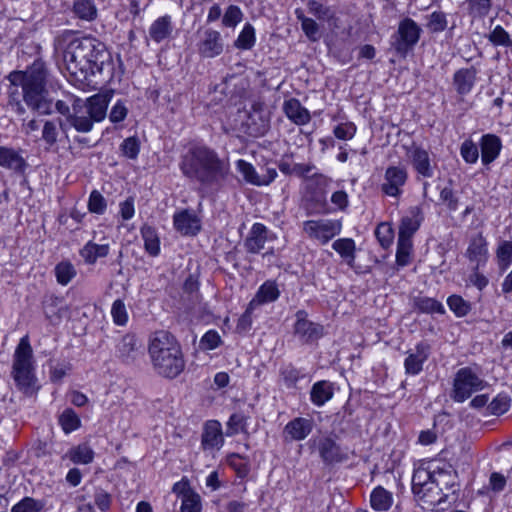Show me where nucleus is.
Wrapping results in <instances>:
<instances>
[{
    "mask_svg": "<svg viewBox=\"0 0 512 512\" xmlns=\"http://www.w3.org/2000/svg\"><path fill=\"white\" fill-rule=\"evenodd\" d=\"M54 48L61 53L64 68L77 80L101 73L109 57L102 42L93 37H76L70 30L55 38Z\"/></svg>",
    "mask_w": 512,
    "mask_h": 512,
    "instance_id": "nucleus-1",
    "label": "nucleus"
},
{
    "mask_svg": "<svg viewBox=\"0 0 512 512\" xmlns=\"http://www.w3.org/2000/svg\"><path fill=\"white\" fill-rule=\"evenodd\" d=\"M10 82L8 104L12 110L23 115L26 112L20 96L26 105L43 115L52 112V101L46 89V73L41 67L33 66L26 71H12L7 76Z\"/></svg>",
    "mask_w": 512,
    "mask_h": 512,
    "instance_id": "nucleus-2",
    "label": "nucleus"
},
{
    "mask_svg": "<svg viewBox=\"0 0 512 512\" xmlns=\"http://www.w3.org/2000/svg\"><path fill=\"white\" fill-rule=\"evenodd\" d=\"M180 169L186 177L210 185L226 178L229 163L220 159L215 151L202 146L190 149L183 156Z\"/></svg>",
    "mask_w": 512,
    "mask_h": 512,
    "instance_id": "nucleus-3",
    "label": "nucleus"
},
{
    "mask_svg": "<svg viewBox=\"0 0 512 512\" xmlns=\"http://www.w3.org/2000/svg\"><path fill=\"white\" fill-rule=\"evenodd\" d=\"M148 353L155 372L174 379L185 368V360L176 338L167 331H156L150 336Z\"/></svg>",
    "mask_w": 512,
    "mask_h": 512,
    "instance_id": "nucleus-4",
    "label": "nucleus"
},
{
    "mask_svg": "<svg viewBox=\"0 0 512 512\" xmlns=\"http://www.w3.org/2000/svg\"><path fill=\"white\" fill-rule=\"evenodd\" d=\"M11 376L17 389L24 395L37 394L40 387L35 374L33 350L27 335L20 339L15 349Z\"/></svg>",
    "mask_w": 512,
    "mask_h": 512,
    "instance_id": "nucleus-5",
    "label": "nucleus"
},
{
    "mask_svg": "<svg viewBox=\"0 0 512 512\" xmlns=\"http://www.w3.org/2000/svg\"><path fill=\"white\" fill-rule=\"evenodd\" d=\"M110 99L111 96L108 94H96L86 101L75 100L72 113L67 117V123L78 132H90L94 123L106 117Z\"/></svg>",
    "mask_w": 512,
    "mask_h": 512,
    "instance_id": "nucleus-6",
    "label": "nucleus"
},
{
    "mask_svg": "<svg viewBox=\"0 0 512 512\" xmlns=\"http://www.w3.org/2000/svg\"><path fill=\"white\" fill-rule=\"evenodd\" d=\"M421 32V27L413 19L407 17L400 21L392 43L396 52L406 56L418 43Z\"/></svg>",
    "mask_w": 512,
    "mask_h": 512,
    "instance_id": "nucleus-7",
    "label": "nucleus"
},
{
    "mask_svg": "<svg viewBox=\"0 0 512 512\" xmlns=\"http://www.w3.org/2000/svg\"><path fill=\"white\" fill-rule=\"evenodd\" d=\"M485 386L484 380L476 375L470 368H461L455 375L453 384V399L463 402L472 393L482 390Z\"/></svg>",
    "mask_w": 512,
    "mask_h": 512,
    "instance_id": "nucleus-8",
    "label": "nucleus"
},
{
    "mask_svg": "<svg viewBox=\"0 0 512 512\" xmlns=\"http://www.w3.org/2000/svg\"><path fill=\"white\" fill-rule=\"evenodd\" d=\"M342 223L334 219L308 220L303 223L305 234L321 244L328 243L335 236L340 234Z\"/></svg>",
    "mask_w": 512,
    "mask_h": 512,
    "instance_id": "nucleus-9",
    "label": "nucleus"
},
{
    "mask_svg": "<svg viewBox=\"0 0 512 512\" xmlns=\"http://www.w3.org/2000/svg\"><path fill=\"white\" fill-rule=\"evenodd\" d=\"M270 111L262 101H254L245 122L246 133L253 137L263 136L270 128Z\"/></svg>",
    "mask_w": 512,
    "mask_h": 512,
    "instance_id": "nucleus-10",
    "label": "nucleus"
},
{
    "mask_svg": "<svg viewBox=\"0 0 512 512\" xmlns=\"http://www.w3.org/2000/svg\"><path fill=\"white\" fill-rule=\"evenodd\" d=\"M412 491L420 500L428 505H435L440 500L432 496L433 493L439 494L434 483L433 475L424 468H418L414 471L412 477Z\"/></svg>",
    "mask_w": 512,
    "mask_h": 512,
    "instance_id": "nucleus-11",
    "label": "nucleus"
},
{
    "mask_svg": "<svg viewBox=\"0 0 512 512\" xmlns=\"http://www.w3.org/2000/svg\"><path fill=\"white\" fill-rule=\"evenodd\" d=\"M172 492L181 500L179 512H201V497L191 488L188 479L183 478L176 482L172 487Z\"/></svg>",
    "mask_w": 512,
    "mask_h": 512,
    "instance_id": "nucleus-12",
    "label": "nucleus"
},
{
    "mask_svg": "<svg viewBox=\"0 0 512 512\" xmlns=\"http://www.w3.org/2000/svg\"><path fill=\"white\" fill-rule=\"evenodd\" d=\"M406 181V170L397 166H391L385 171L381 189L386 195L398 198L402 194V188Z\"/></svg>",
    "mask_w": 512,
    "mask_h": 512,
    "instance_id": "nucleus-13",
    "label": "nucleus"
},
{
    "mask_svg": "<svg viewBox=\"0 0 512 512\" xmlns=\"http://www.w3.org/2000/svg\"><path fill=\"white\" fill-rule=\"evenodd\" d=\"M198 52L204 58H214L219 56L224 49V44L220 32L207 29L198 43Z\"/></svg>",
    "mask_w": 512,
    "mask_h": 512,
    "instance_id": "nucleus-14",
    "label": "nucleus"
},
{
    "mask_svg": "<svg viewBox=\"0 0 512 512\" xmlns=\"http://www.w3.org/2000/svg\"><path fill=\"white\" fill-rule=\"evenodd\" d=\"M423 220L422 208L420 206L410 207L400 221L398 237L412 240Z\"/></svg>",
    "mask_w": 512,
    "mask_h": 512,
    "instance_id": "nucleus-15",
    "label": "nucleus"
},
{
    "mask_svg": "<svg viewBox=\"0 0 512 512\" xmlns=\"http://www.w3.org/2000/svg\"><path fill=\"white\" fill-rule=\"evenodd\" d=\"M45 318L52 325H58L64 317L69 315V308L63 299L55 295H46L42 301Z\"/></svg>",
    "mask_w": 512,
    "mask_h": 512,
    "instance_id": "nucleus-16",
    "label": "nucleus"
},
{
    "mask_svg": "<svg viewBox=\"0 0 512 512\" xmlns=\"http://www.w3.org/2000/svg\"><path fill=\"white\" fill-rule=\"evenodd\" d=\"M431 347L427 342H420L415 346V349L407 352V357L404 361L405 372L410 375H417L423 369L424 362L430 355Z\"/></svg>",
    "mask_w": 512,
    "mask_h": 512,
    "instance_id": "nucleus-17",
    "label": "nucleus"
},
{
    "mask_svg": "<svg viewBox=\"0 0 512 512\" xmlns=\"http://www.w3.org/2000/svg\"><path fill=\"white\" fill-rule=\"evenodd\" d=\"M304 311L297 312V321L294 325L295 334L304 342H313L323 335V327L306 319Z\"/></svg>",
    "mask_w": 512,
    "mask_h": 512,
    "instance_id": "nucleus-18",
    "label": "nucleus"
},
{
    "mask_svg": "<svg viewBox=\"0 0 512 512\" xmlns=\"http://www.w3.org/2000/svg\"><path fill=\"white\" fill-rule=\"evenodd\" d=\"M318 452L322 461L327 464L340 463L347 460V455L331 437H323L317 443Z\"/></svg>",
    "mask_w": 512,
    "mask_h": 512,
    "instance_id": "nucleus-19",
    "label": "nucleus"
},
{
    "mask_svg": "<svg viewBox=\"0 0 512 512\" xmlns=\"http://www.w3.org/2000/svg\"><path fill=\"white\" fill-rule=\"evenodd\" d=\"M312 429V420L297 417L285 425L283 437L285 441H301L311 433Z\"/></svg>",
    "mask_w": 512,
    "mask_h": 512,
    "instance_id": "nucleus-20",
    "label": "nucleus"
},
{
    "mask_svg": "<svg viewBox=\"0 0 512 512\" xmlns=\"http://www.w3.org/2000/svg\"><path fill=\"white\" fill-rule=\"evenodd\" d=\"M117 356L125 363L134 362L141 353V344L133 334L124 335L116 346Z\"/></svg>",
    "mask_w": 512,
    "mask_h": 512,
    "instance_id": "nucleus-21",
    "label": "nucleus"
},
{
    "mask_svg": "<svg viewBox=\"0 0 512 512\" xmlns=\"http://www.w3.org/2000/svg\"><path fill=\"white\" fill-rule=\"evenodd\" d=\"M481 161L488 166L494 162L502 149L501 139L495 134H485L480 139Z\"/></svg>",
    "mask_w": 512,
    "mask_h": 512,
    "instance_id": "nucleus-22",
    "label": "nucleus"
},
{
    "mask_svg": "<svg viewBox=\"0 0 512 512\" xmlns=\"http://www.w3.org/2000/svg\"><path fill=\"white\" fill-rule=\"evenodd\" d=\"M201 444L205 450L220 449L223 446L224 437L220 422L210 420L205 424Z\"/></svg>",
    "mask_w": 512,
    "mask_h": 512,
    "instance_id": "nucleus-23",
    "label": "nucleus"
},
{
    "mask_svg": "<svg viewBox=\"0 0 512 512\" xmlns=\"http://www.w3.org/2000/svg\"><path fill=\"white\" fill-rule=\"evenodd\" d=\"M478 70L476 67L462 68L453 75V85L460 95L470 93L475 85Z\"/></svg>",
    "mask_w": 512,
    "mask_h": 512,
    "instance_id": "nucleus-24",
    "label": "nucleus"
},
{
    "mask_svg": "<svg viewBox=\"0 0 512 512\" xmlns=\"http://www.w3.org/2000/svg\"><path fill=\"white\" fill-rule=\"evenodd\" d=\"M267 239L268 230L266 226L262 223H255L244 241V247L247 252L257 254L264 248Z\"/></svg>",
    "mask_w": 512,
    "mask_h": 512,
    "instance_id": "nucleus-25",
    "label": "nucleus"
},
{
    "mask_svg": "<svg viewBox=\"0 0 512 512\" xmlns=\"http://www.w3.org/2000/svg\"><path fill=\"white\" fill-rule=\"evenodd\" d=\"M408 155L411 159L414 169L418 174L425 178H430L433 176V168L429 154L426 150L417 146H412L408 150Z\"/></svg>",
    "mask_w": 512,
    "mask_h": 512,
    "instance_id": "nucleus-26",
    "label": "nucleus"
},
{
    "mask_svg": "<svg viewBox=\"0 0 512 512\" xmlns=\"http://www.w3.org/2000/svg\"><path fill=\"white\" fill-rule=\"evenodd\" d=\"M283 111L287 118L296 125H305L310 122V112L296 98H290L283 104Z\"/></svg>",
    "mask_w": 512,
    "mask_h": 512,
    "instance_id": "nucleus-27",
    "label": "nucleus"
},
{
    "mask_svg": "<svg viewBox=\"0 0 512 512\" xmlns=\"http://www.w3.org/2000/svg\"><path fill=\"white\" fill-rule=\"evenodd\" d=\"M174 226L183 235H195L200 230L199 219L186 210L174 215Z\"/></svg>",
    "mask_w": 512,
    "mask_h": 512,
    "instance_id": "nucleus-28",
    "label": "nucleus"
},
{
    "mask_svg": "<svg viewBox=\"0 0 512 512\" xmlns=\"http://www.w3.org/2000/svg\"><path fill=\"white\" fill-rule=\"evenodd\" d=\"M488 250H487V242L481 233L474 236L468 249L466 251V256L471 262H475L477 267L481 264H484L487 260Z\"/></svg>",
    "mask_w": 512,
    "mask_h": 512,
    "instance_id": "nucleus-29",
    "label": "nucleus"
},
{
    "mask_svg": "<svg viewBox=\"0 0 512 512\" xmlns=\"http://www.w3.org/2000/svg\"><path fill=\"white\" fill-rule=\"evenodd\" d=\"M280 295L279 289L275 282L266 281L263 283L254 298L249 303V309H253L256 306L273 302L278 299Z\"/></svg>",
    "mask_w": 512,
    "mask_h": 512,
    "instance_id": "nucleus-30",
    "label": "nucleus"
},
{
    "mask_svg": "<svg viewBox=\"0 0 512 512\" xmlns=\"http://www.w3.org/2000/svg\"><path fill=\"white\" fill-rule=\"evenodd\" d=\"M173 31L172 20L169 15H165L157 18L149 28V36L150 38L156 42L160 43L165 39L169 38Z\"/></svg>",
    "mask_w": 512,
    "mask_h": 512,
    "instance_id": "nucleus-31",
    "label": "nucleus"
},
{
    "mask_svg": "<svg viewBox=\"0 0 512 512\" xmlns=\"http://www.w3.org/2000/svg\"><path fill=\"white\" fill-rule=\"evenodd\" d=\"M334 395L333 383L321 380L313 384L310 391V399L312 403L318 407L323 406L332 399Z\"/></svg>",
    "mask_w": 512,
    "mask_h": 512,
    "instance_id": "nucleus-32",
    "label": "nucleus"
},
{
    "mask_svg": "<svg viewBox=\"0 0 512 512\" xmlns=\"http://www.w3.org/2000/svg\"><path fill=\"white\" fill-rule=\"evenodd\" d=\"M94 456L95 453L90 445L81 443L71 447L63 456V459L67 458L74 464L87 465L93 462Z\"/></svg>",
    "mask_w": 512,
    "mask_h": 512,
    "instance_id": "nucleus-33",
    "label": "nucleus"
},
{
    "mask_svg": "<svg viewBox=\"0 0 512 512\" xmlns=\"http://www.w3.org/2000/svg\"><path fill=\"white\" fill-rule=\"evenodd\" d=\"M108 252H109L108 244L99 245L92 241H89L80 250V255L86 263L94 264L98 258L106 257L108 255Z\"/></svg>",
    "mask_w": 512,
    "mask_h": 512,
    "instance_id": "nucleus-34",
    "label": "nucleus"
},
{
    "mask_svg": "<svg viewBox=\"0 0 512 512\" xmlns=\"http://www.w3.org/2000/svg\"><path fill=\"white\" fill-rule=\"evenodd\" d=\"M333 249L347 262L350 267H353L355 261V242L351 238H341L332 244Z\"/></svg>",
    "mask_w": 512,
    "mask_h": 512,
    "instance_id": "nucleus-35",
    "label": "nucleus"
},
{
    "mask_svg": "<svg viewBox=\"0 0 512 512\" xmlns=\"http://www.w3.org/2000/svg\"><path fill=\"white\" fill-rule=\"evenodd\" d=\"M224 85L223 92L226 95H229L231 98L242 97L245 94L248 81L246 78L232 75L225 79Z\"/></svg>",
    "mask_w": 512,
    "mask_h": 512,
    "instance_id": "nucleus-36",
    "label": "nucleus"
},
{
    "mask_svg": "<svg viewBox=\"0 0 512 512\" xmlns=\"http://www.w3.org/2000/svg\"><path fill=\"white\" fill-rule=\"evenodd\" d=\"M308 11L320 21L332 23L336 21V13L332 7L326 6L316 0H310L307 4Z\"/></svg>",
    "mask_w": 512,
    "mask_h": 512,
    "instance_id": "nucleus-37",
    "label": "nucleus"
},
{
    "mask_svg": "<svg viewBox=\"0 0 512 512\" xmlns=\"http://www.w3.org/2000/svg\"><path fill=\"white\" fill-rule=\"evenodd\" d=\"M73 12L81 20L92 21L97 17V8L93 0H74Z\"/></svg>",
    "mask_w": 512,
    "mask_h": 512,
    "instance_id": "nucleus-38",
    "label": "nucleus"
},
{
    "mask_svg": "<svg viewBox=\"0 0 512 512\" xmlns=\"http://www.w3.org/2000/svg\"><path fill=\"white\" fill-rule=\"evenodd\" d=\"M371 506L377 511H387L393 502L392 494L379 486L371 494Z\"/></svg>",
    "mask_w": 512,
    "mask_h": 512,
    "instance_id": "nucleus-39",
    "label": "nucleus"
},
{
    "mask_svg": "<svg viewBox=\"0 0 512 512\" xmlns=\"http://www.w3.org/2000/svg\"><path fill=\"white\" fill-rule=\"evenodd\" d=\"M23 165V158L14 149L0 146V166L18 170Z\"/></svg>",
    "mask_w": 512,
    "mask_h": 512,
    "instance_id": "nucleus-40",
    "label": "nucleus"
},
{
    "mask_svg": "<svg viewBox=\"0 0 512 512\" xmlns=\"http://www.w3.org/2000/svg\"><path fill=\"white\" fill-rule=\"evenodd\" d=\"M141 235L146 252L151 256H157L160 252V241L155 229L150 226H143L141 228Z\"/></svg>",
    "mask_w": 512,
    "mask_h": 512,
    "instance_id": "nucleus-41",
    "label": "nucleus"
},
{
    "mask_svg": "<svg viewBox=\"0 0 512 512\" xmlns=\"http://www.w3.org/2000/svg\"><path fill=\"white\" fill-rule=\"evenodd\" d=\"M255 29L250 23H246L234 42L236 48L249 50L255 45Z\"/></svg>",
    "mask_w": 512,
    "mask_h": 512,
    "instance_id": "nucleus-42",
    "label": "nucleus"
},
{
    "mask_svg": "<svg viewBox=\"0 0 512 512\" xmlns=\"http://www.w3.org/2000/svg\"><path fill=\"white\" fill-rule=\"evenodd\" d=\"M426 28L431 33L444 31L448 26L446 14L442 11H434L426 17Z\"/></svg>",
    "mask_w": 512,
    "mask_h": 512,
    "instance_id": "nucleus-43",
    "label": "nucleus"
},
{
    "mask_svg": "<svg viewBox=\"0 0 512 512\" xmlns=\"http://www.w3.org/2000/svg\"><path fill=\"white\" fill-rule=\"evenodd\" d=\"M415 307L422 313H444L443 305L429 297L421 296L417 297L414 301Z\"/></svg>",
    "mask_w": 512,
    "mask_h": 512,
    "instance_id": "nucleus-44",
    "label": "nucleus"
},
{
    "mask_svg": "<svg viewBox=\"0 0 512 512\" xmlns=\"http://www.w3.org/2000/svg\"><path fill=\"white\" fill-rule=\"evenodd\" d=\"M238 171L243 175L246 182L256 185L264 186V181H260V176L257 174L255 168L245 160H238L236 163Z\"/></svg>",
    "mask_w": 512,
    "mask_h": 512,
    "instance_id": "nucleus-45",
    "label": "nucleus"
},
{
    "mask_svg": "<svg viewBox=\"0 0 512 512\" xmlns=\"http://www.w3.org/2000/svg\"><path fill=\"white\" fill-rule=\"evenodd\" d=\"M58 135L59 132L55 122L43 121L41 139L46 144V150H50L57 143Z\"/></svg>",
    "mask_w": 512,
    "mask_h": 512,
    "instance_id": "nucleus-46",
    "label": "nucleus"
},
{
    "mask_svg": "<svg viewBox=\"0 0 512 512\" xmlns=\"http://www.w3.org/2000/svg\"><path fill=\"white\" fill-rule=\"evenodd\" d=\"M468 14L472 18H482L486 16L492 5L491 0H466Z\"/></svg>",
    "mask_w": 512,
    "mask_h": 512,
    "instance_id": "nucleus-47",
    "label": "nucleus"
},
{
    "mask_svg": "<svg viewBox=\"0 0 512 512\" xmlns=\"http://www.w3.org/2000/svg\"><path fill=\"white\" fill-rule=\"evenodd\" d=\"M413 242L410 239L398 237L396 261L400 266H406L410 261Z\"/></svg>",
    "mask_w": 512,
    "mask_h": 512,
    "instance_id": "nucleus-48",
    "label": "nucleus"
},
{
    "mask_svg": "<svg viewBox=\"0 0 512 512\" xmlns=\"http://www.w3.org/2000/svg\"><path fill=\"white\" fill-rule=\"evenodd\" d=\"M57 282L61 285H67L76 275L74 266L67 261L60 262L55 267Z\"/></svg>",
    "mask_w": 512,
    "mask_h": 512,
    "instance_id": "nucleus-49",
    "label": "nucleus"
},
{
    "mask_svg": "<svg viewBox=\"0 0 512 512\" xmlns=\"http://www.w3.org/2000/svg\"><path fill=\"white\" fill-rule=\"evenodd\" d=\"M511 399L506 394H498L487 406V410L492 415H502L510 407Z\"/></svg>",
    "mask_w": 512,
    "mask_h": 512,
    "instance_id": "nucleus-50",
    "label": "nucleus"
},
{
    "mask_svg": "<svg viewBox=\"0 0 512 512\" xmlns=\"http://www.w3.org/2000/svg\"><path fill=\"white\" fill-rule=\"evenodd\" d=\"M226 462L241 478L246 477L250 471L248 461L239 454L228 455Z\"/></svg>",
    "mask_w": 512,
    "mask_h": 512,
    "instance_id": "nucleus-51",
    "label": "nucleus"
},
{
    "mask_svg": "<svg viewBox=\"0 0 512 512\" xmlns=\"http://www.w3.org/2000/svg\"><path fill=\"white\" fill-rule=\"evenodd\" d=\"M496 257L499 267L504 270L512 263V241H503L497 248Z\"/></svg>",
    "mask_w": 512,
    "mask_h": 512,
    "instance_id": "nucleus-52",
    "label": "nucleus"
},
{
    "mask_svg": "<svg viewBox=\"0 0 512 512\" xmlns=\"http://www.w3.org/2000/svg\"><path fill=\"white\" fill-rule=\"evenodd\" d=\"M59 422L65 433H70L80 426V419L72 409H66L61 414Z\"/></svg>",
    "mask_w": 512,
    "mask_h": 512,
    "instance_id": "nucleus-53",
    "label": "nucleus"
},
{
    "mask_svg": "<svg viewBox=\"0 0 512 512\" xmlns=\"http://www.w3.org/2000/svg\"><path fill=\"white\" fill-rule=\"evenodd\" d=\"M460 154L466 163H476L479 158V150L477 144L470 139L465 140L461 144Z\"/></svg>",
    "mask_w": 512,
    "mask_h": 512,
    "instance_id": "nucleus-54",
    "label": "nucleus"
},
{
    "mask_svg": "<svg viewBox=\"0 0 512 512\" xmlns=\"http://www.w3.org/2000/svg\"><path fill=\"white\" fill-rule=\"evenodd\" d=\"M247 417L242 413H234L227 422V435H235L245 431Z\"/></svg>",
    "mask_w": 512,
    "mask_h": 512,
    "instance_id": "nucleus-55",
    "label": "nucleus"
},
{
    "mask_svg": "<svg viewBox=\"0 0 512 512\" xmlns=\"http://www.w3.org/2000/svg\"><path fill=\"white\" fill-rule=\"evenodd\" d=\"M111 315L113 318V321L118 326H124L126 325L128 321V313L126 310V306L124 302L120 299H117L113 302L112 308H111Z\"/></svg>",
    "mask_w": 512,
    "mask_h": 512,
    "instance_id": "nucleus-56",
    "label": "nucleus"
},
{
    "mask_svg": "<svg viewBox=\"0 0 512 512\" xmlns=\"http://www.w3.org/2000/svg\"><path fill=\"white\" fill-rule=\"evenodd\" d=\"M449 308L458 316L462 317L469 313L470 304L458 295H452L447 300Z\"/></svg>",
    "mask_w": 512,
    "mask_h": 512,
    "instance_id": "nucleus-57",
    "label": "nucleus"
},
{
    "mask_svg": "<svg viewBox=\"0 0 512 512\" xmlns=\"http://www.w3.org/2000/svg\"><path fill=\"white\" fill-rule=\"evenodd\" d=\"M243 17V13L238 6L230 5L222 19V23L226 27H235L239 22H241Z\"/></svg>",
    "mask_w": 512,
    "mask_h": 512,
    "instance_id": "nucleus-58",
    "label": "nucleus"
},
{
    "mask_svg": "<svg viewBox=\"0 0 512 512\" xmlns=\"http://www.w3.org/2000/svg\"><path fill=\"white\" fill-rule=\"evenodd\" d=\"M121 151L129 159H136L140 151V143L136 137H128L121 144Z\"/></svg>",
    "mask_w": 512,
    "mask_h": 512,
    "instance_id": "nucleus-59",
    "label": "nucleus"
},
{
    "mask_svg": "<svg viewBox=\"0 0 512 512\" xmlns=\"http://www.w3.org/2000/svg\"><path fill=\"white\" fill-rule=\"evenodd\" d=\"M89 211L96 214H103L106 210V201L102 194L94 190L91 192L88 201Z\"/></svg>",
    "mask_w": 512,
    "mask_h": 512,
    "instance_id": "nucleus-60",
    "label": "nucleus"
},
{
    "mask_svg": "<svg viewBox=\"0 0 512 512\" xmlns=\"http://www.w3.org/2000/svg\"><path fill=\"white\" fill-rule=\"evenodd\" d=\"M333 134L337 139L350 140L356 134V126L352 122L341 123L334 128Z\"/></svg>",
    "mask_w": 512,
    "mask_h": 512,
    "instance_id": "nucleus-61",
    "label": "nucleus"
},
{
    "mask_svg": "<svg viewBox=\"0 0 512 512\" xmlns=\"http://www.w3.org/2000/svg\"><path fill=\"white\" fill-rule=\"evenodd\" d=\"M128 114V109L122 101H117L112 107L109 119L112 123L122 122Z\"/></svg>",
    "mask_w": 512,
    "mask_h": 512,
    "instance_id": "nucleus-62",
    "label": "nucleus"
},
{
    "mask_svg": "<svg viewBox=\"0 0 512 512\" xmlns=\"http://www.w3.org/2000/svg\"><path fill=\"white\" fill-rule=\"evenodd\" d=\"M375 235L382 246H388L392 241V228L386 223H381L377 226Z\"/></svg>",
    "mask_w": 512,
    "mask_h": 512,
    "instance_id": "nucleus-63",
    "label": "nucleus"
},
{
    "mask_svg": "<svg viewBox=\"0 0 512 512\" xmlns=\"http://www.w3.org/2000/svg\"><path fill=\"white\" fill-rule=\"evenodd\" d=\"M301 27H302V30L305 33V35L311 41H317L320 38L319 26L316 23V21L313 20L312 18L304 19L303 25Z\"/></svg>",
    "mask_w": 512,
    "mask_h": 512,
    "instance_id": "nucleus-64",
    "label": "nucleus"
}]
</instances>
